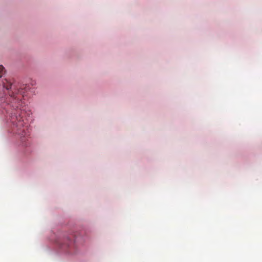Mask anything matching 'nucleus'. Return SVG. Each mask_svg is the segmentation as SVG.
<instances>
[{
	"label": "nucleus",
	"mask_w": 262,
	"mask_h": 262,
	"mask_svg": "<svg viewBox=\"0 0 262 262\" xmlns=\"http://www.w3.org/2000/svg\"><path fill=\"white\" fill-rule=\"evenodd\" d=\"M73 245L72 241H68V243H64L61 245V248L63 249L66 250L68 248H69Z\"/></svg>",
	"instance_id": "f03ea898"
},
{
	"label": "nucleus",
	"mask_w": 262,
	"mask_h": 262,
	"mask_svg": "<svg viewBox=\"0 0 262 262\" xmlns=\"http://www.w3.org/2000/svg\"><path fill=\"white\" fill-rule=\"evenodd\" d=\"M67 252H68V253H71V251H70V250H67Z\"/></svg>",
	"instance_id": "20e7f679"
},
{
	"label": "nucleus",
	"mask_w": 262,
	"mask_h": 262,
	"mask_svg": "<svg viewBox=\"0 0 262 262\" xmlns=\"http://www.w3.org/2000/svg\"><path fill=\"white\" fill-rule=\"evenodd\" d=\"M5 73V70L4 69V67L0 65V78L2 77L3 75V74Z\"/></svg>",
	"instance_id": "7ed1b4c3"
},
{
	"label": "nucleus",
	"mask_w": 262,
	"mask_h": 262,
	"mask_svg": "<svg viewBox=\"0 0 262 262\" xmlns=\"http://www.w3.org/2000/svg\"><path fill=\"white\" fill-rule=\"evenodd\" d=\"M3 87L8 91L9 95L1 98L2 107L9 115V120L13 125L14 132L21 137H25L26 127L25 126V123L21 116L22 96L11 81L5 79L3 81Z\"/></svg>",
	"instance_id": "f257e3e1"
}]
</instances>
